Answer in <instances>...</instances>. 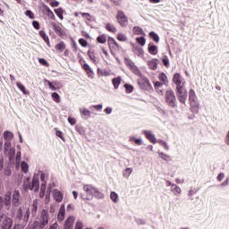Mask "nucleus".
I'll return each mask as SVG.
<instances>
[{"label": "nucleus", "mask_w": 229, "mask_h": 229, "mask_svg": "<svg viewBox=\"0 0 229 229\" xmlns=\"http://www.w3.org/2000/svg\"><path fill=\"white\" fill-rule=\"evenodd\" d=\"M82 228H83L82 222H77V224H75V229H82Z\"/></svg>", "instance_id": "338daca9"}, {"label": "nucleus", "mask_w": 229, "mask_h": 229, "mask_svg": "<svg viewBox=\"0 0 229 229\" xmlns=\"http://www.w3.org/2000/svg\"><path fill=\"white\" fill-rule=\"evenodd\" d=\"M17 87L22 92V94H24V95L29 94V92L25 89V87L21 82H17Z\"/></svg>", "instance_id": "c03bdc74"}, {"label": "nucleus", "mask_w": 229, "mask_h": 229, "mask_svg": "<svg viewBox=\"0 0 229 229\" xmlns=\"http://www.w3.org/2000/svg\"><path fill=\"white\" fill-rule=\"evenodd\" d=\"M124 88L127 94L131 93L133 91V87L130 84H125Z\"/></svg>", "instance_id": "3c124183"}, {"label": "nucleus", "mask_w": 229, "mask_h": 229, "mask_svg": "<svg viewBox=\"0 0 229 229\" xmlns=\"http://www.w3.org/2000/svg\"><path fill=\"white\" fill-rule=\"evenodd\" d=\"M80 14L81 15V17L86 18V20L88 21H91V14L89 13H80Z\"/></svg>", "instance_id": "09e8293b"}, {"label": "nucleus", "mask_w": 229, "mask_h": 229, "mask_svg": "<svg viewBox=\"0 0 229 229\" xmlns=\"http://www.w3.org/2000/svg\"><path fill=\"white\" fill-rule=\"evenodd\" d=\"M198 191H199V190L196 189V188L190 190L189 193H188V196H189L190 199L192 200L193 199V198H192L193 195H196Z\"/></svg>", "instance_id": "79ce46f5"}, {"label": "nucleus", "mask_w": 229, "mask_h": 229, "mask_svg": "<svg viewBox=\"0 0 229 229\" xmlns=\"http://www.w3.org/2000/svg\"><path fill=\"white\" fill-rule=\"evenodd\" d=\"M110 199H112V201L114 203H117V201H118V195L114 191H112L110 193Z\"/></svg>", "instance_id": "a18cd8bd"}, {"label": "nucleus", "mask_w": 229, "mask_h": 229, "mask_svg": "<svg viewBox=\"0 0 229 229\" xmlns=\"http://www.w3.org/2000/svg\"><path fill=\"white\" fill-rule=\"evenodd\" d=\"M158 80L159 81H162L164 85L168 84L167 75L165 73H159Z\"/></svg>", "instance_id": "2f4dec72"}, {"label": "nucleus", "mask_w": 229, "mask_h": 229, "mask_svg": "<svg viewBox=\"0 0 229 229\" xmlns=\"http://www.w3.org/2000/svg\"><path fill=\"white\" fill-rule=\"evenodd\" d=\"M158 143H159V145H162L163 146V148H165V150H169V147H168V145H167V143L165 142V141H162V140H160V141H158Z\"/></svg>", "instance_id": "052dcab7"}, {"label": "nucleus", "mask_w": 229, "mask_h": 229, "mask_svg": "<svg viewBox=\"0 0 229 229\" xmlns=\"http://www.w3.org/2000/svg\"><path fill=\"white\" fill-rule=\"evenodd\" d=\"M129 141L134 142L135 145L141 146L142 141L140 139L136 138L135 136H131L129 138Z\"/></svg>", "instance_id": "72a5a7b5"}, {"label": "nucleus", "mask_w": 229, "mask_h": 229, "mask_svg": "<svg viewBox=\"0 0 229 229\" xmlns=\"http://www.w3.org/2000/svg\"><path fill=\"white\" fill-rule=\"evenodd\" d=\"M148 36H149L150 38H152V40H154L157 44L159 43L160 38H159L158 34H157V33L154 32V31H151V32L148 33Z\"/></svg>", "instance_id": "c85d7f7f"}, {"label": "nucleus", "mask_w": 229, "mask_h": 229, "mask_svg": "<svg viewBox=\"0 0 229 229\" xmlns=\"http://www.w3.org/2000/svg\"><path fill=\"white\" fill-rule=\"evenodd\" d=\"M42 13L48 17L52 21H55V15L51 10V8L48 7V5L43 4L42 6Z\"/></svg>", "instance_id": "9d476101"}, {"label": "nucleus", "mask_w": 229, "mask_h": 229, "mask_svg": "<svg viewBox=\"0 0 229 229\" xmlns=\"http://www.w3.org/2000/svg\"><path fill=\"white\" fill-rule=\"evenodd\" d=\"M79 44H80L82 47H88V42H87V40L84 39V38L79 39Z\"/></svg>", "instance_id": "5fc2aeb1"}, {"label": "nucleus", "mask_w": 229, "mask_h": 229, "mask_svg": "<svg viewBox=\"0 0 229 229\" xmlns=\"http://www.w3.org/2000/svg\"><path fill=\"white\" fill-rule=\"evenodd\" d=\"M86 73H87V75H88V78H90V79H93V78H94L93 70L87 71Z\"/></svg>", "instance_id": "0e129e2a"}, {"label": "nucleus", "mask_w": 229, "mask_h": 229, "mask_svg": "<svg viewBox=\"0 0 229 229\" xmlns=\"http://www.w3.org/2000/svg\"><path fill=\"white\" fill-rule=\"evenodd\" d=\"M25 15L27 17H29L30 19H32V20L35 18L34 13L30 10H27L26 13H25Z\"/></svg>", "instance_id": "13d9d810"}, {"label": "nucleus", "mask_w": 229, "mask_h": 229, "mask_svg": "<svg viewBox=\"0 0 229 229\" xmlns=\"http://www.w3.org/2000/svg\"><path fill=\"white\" fill-rule=\"evenodd\" d=\"M75 223V217L74 216H70L66 219L64 222V229H73Z\"/></svg>", "instance_id": "ddd939ff"}, {"label": "nucleus", "mask_w": 229, "mask_h": 229, "mask_svg": "<svg viewBox=\"0 0 229 229\" xmlns=\"http://www.w3.org/2000/svg\"><path fill=\"white\" fill-rule=\"evenodd\" d=\"M158 156H159V157H161L162 159H164L165 161H170L171 160L170 156L167 155V154H164L162 152H158Z\"/></svg>", "instance_id": "49530a36"}, {"label": "nucleus", "mask_w": 229, "mask_h": 229, "mask_svg": "<svg viewBox=\"0 0 229 229\" xmlns=\"http://www.w3.org/2000/svg\"><path fill=\"white\" fill-rule=\"evenodd\" d=\"M53 199H55L56 202L61 203L64 199L63 193L57 189L53 191Z\"/></svg>", "instance_id": "4468645a"}, {"label": "nucleus", "mask_w": 229, "mask_h": 229, "mask_svg": "<svg viewBox=\"0 0 229 229\" xmlns=\"http://www.w3.org/2000/svg\"><path fill=\"white\" fill-rule=\"evenodd\" d=\"M68 123H70L72 125L76 124V120L74 118H72L71 116L67 119Z\"/></svg>", "instance_id": "69168bd1"}, {"label": "nucleus", "mask_w": 229, "mask_h": 229, "mask_svg": "<svg viewBox=\"0 0 229 229\" xmlns=\"http://www.w3.org/2000/svg\"><path fill=\"white\" fill-rule=\"evenodd\" d=\"M162 63L164 64V65L165 67H169L170 62H169L167 55H165V57L162 59Z\"/></svg>", "instance_id": "864d4df0"}, {"label": "nucleus", "mask_w": 229, "mask_h": 229, "mask_svg": "<svg viewBox=\"0 0 229 229\" xmlns=\"http://www.w3.org/2000/svg\"><path fill=\"white\" fill-rule=\"evenodd\" d=\"M28 229H40V227H38V222H34L33 226L29 227Z\"/></svg>", "instance_id": "774afa93"}, {"label": "nucleus", "mask_w": 229, "mask_h": 229, "mask_svg": "<svg viewBox=\"0 0 229 229\" xmlns=\"http://www.w3.org/2000/svg\"><path fill=\"white\" fill-rule=\"evenodd\" d=\"M80 112H81V115L86 117V119H88L89 117H91L90 110H89V109H87L85 107L80 108Z\"/></svg>", "instance_id": "4be33fe9"}, {"label": "nucleus", "mask_w": 229, "mask_h": 229, "mask_svg": "<svg viewBox=\"0 0 229 229\" xmlns=\"http://www.w3.org/2000/svg\"><path fill=\"white\" fill-rule=\"evenodd\" d=\"M83 192L85 194H81V199L84 200H90L93 199V197L97 198L98 199H102L105 198V195L99 191L98 188L93 187L90 184L83 185L82 187Z\"/></svg>", "instance_id": "f03ea898"}, {"label": "nucleus", "mask_w": 229, "mask_h": 229, "mask_svg": "<svg viewBox=\"0 0 229 229\" xmlns=\"http://www.w3.org/2000/svg\"><path fill=\"white\" fill-rule=\"evenodd\" d=\"M165 101L167 106L172 108H175L177 105L174 91H173L172 89H167L165 93Z\"/></svg>", "instance_id": "7ed1b4c3"}, {"label": "nucleus", "mask_w": 229, "mask_h": 229, "mask_svg": "<svg viewBox=\"0 0 229 229\" xmlns=\"http://www.w3.org/2000/svg\"><path fill=\"white\" fill-rule=\"evenodd\" d=\"M32 25H33V27H34V29H35L36 30H39L40 25H39V22H38V21H32Z\"/></svg>", "instance_id": "bf43d9fd"}, {"label": "nucleus", "mask_w": 229, "mask_h": 229, "mask_svg": "<svg viewBox=\"0 0 229 229\" xmlns=\"http://www.w3.org/2000/svg\"><path fill=\"white\" fill-rule=\"evenodd\" d=\"M121 82H122V78L121 77L114 78L112 80V83H113L114 89H117L118 87L121 85Z\"/></svg>", "instance_id": "b1692460"}, {"label": "nucleus", "mask_w": 229, "mask_h": 229, "mask_svg": "<svg viewBox=\"0 0 229 229\" xmlns=\"http://www.w3.org/2000/svg\"><path fill=\"white\" fill-rule=\"evenodd\" d=\"M55 13L56 14V16L61 20L63 21L64 20V11L62 7H59L57 9H55Z\"/></svg>", "instance_id": "a878e982"}, {"label": "nucleus", "mask_w": 229, "mask_h": 229, "mask_svg": "<svg viewBox=\"0 0 229 229\" xmlns=\"http://www.w3.org/2000/svg\"><path fill=\"white\" fill-rule=\"evenodd\" d=\"M39 190V181L37 178H33L32 183H31V191L34 192H38Z\"/></svg>", "instance_id": "a211bd4d"}, {"label": "nucleus", "mask_w": 229, "mask_h": 229, "mask_svg": "<svg viewBox=\"0 0 229 229\" xmlns=\"http://www.w3.org/2000/svg\"><path fill=\"white\" fill-rule=\"evenodd\" d=\"M38 208V200H34L32 208H30V212L32 213V216H37Z\"/></svg>", "instance_id": "cd10ccee"}, {"label": "nucleus", "mask_w": 229, "mask_h": 229, "mask_svg": "<svg viewBox=\"0 0 229 229\" xmlns=\"http://www.w3.org/2000/svg\"><path fill=\"white\" fill-rule=\"evenodd\" d=\"M39 35L40 37L43 38L44 42L47 43V45L50 44L49 42V38L48 36L47 35L46 31L45 30H40L39 31Z\"/></svg>", "instance_id": "473e14b6"}, {"label": "nucleus", "mask_w": 229, "mask_h": 229, "mask_svg": "<svg viewBox=\"0 0 229 229\" xmlns=\"http://www.w3.org/2000/svg\"><path fill=\"white\" fill-rule=\"evenodd\" d=\"M52 98H53V101H55V103H60L61 102V97L60 95H58L57 93H52Z\"/></svg>", "instance_id": "a19ab883"}, {"label": "nucleus", "mask_w": 229, "mask_h": 229, "mask_svg": "<svg viewBox=\"0 0 229 229\" xmlns=\"http://www.w3.org/2000/svg\"><path fill=\"white\" fill-rule=\"evenodd\" d=\"M38 61H39V64H41L45 67H49V64L46 59L40 58Z\"/></svg>", "instance_id": "6e6d98bb"}, {"label": "nucleus", "mask_w": 229, "mask_h": 229, "mask_svg": "<svg viewBox=\"0 0 229 229\" xmlns=\"http://www.w3.org/2000/svg\"><path fill=\"white\" fill-rule=\"evenodd\" d=\"M21 191L18 190L14 191L13 193V205L15 207H18L21 205Z\"/></svg>", "instance_id": "9b49d317"}, {"label": "nucleus", "mask_w": 229, "mask_h": 229, "mask_svg": "<svg viewBox=\"0 0 229 229\" xmlns=\"http://www.w3.org/2000/svg\"><path fill=\"white\" fill-rule=\"evenodd\" d=\"M128 38H126V36L123 33L119 32L117 34V40L120 42H125Z\"/></svg>", "instance_id": "58836bf2"}, {"label": "nucleus", "mask_w": 229, "mask_h": 229, "mask_svg": "<svg viewBox=\"0 0 229 229\" xmlns=\"http://www.w3.org/2000/svg\"><path fill=\"white\" fill-rule=\"evenodd\" d=\"M11 146H12L11 141L6 140V141L4 142V151H5V152L8 151V149L11 148Z\"/></svg>", "instance_id": "e2e57ef3"}, {"label": "nucleus", "mask_w": 229, "mask_h": 229, "mask_svg": "<svg viewBox=\"0 0 229 229\" xmlns=\"http://www.w3.org/2000/svg\"><path fill=\"white\" fill-rule=\"evenodd\" d=\"M148 65L151 71L158 69V59H150L148 61Z\"/></svg>", "instance_id": "2eb2a0df"}, {"label": "nucleus", "mask_w": 229, "mask_h": 229, "mask_svg": "<svg viewBox=\"0 0 229 229\" xmlns=\"http://www.w3.org/2000/svg\"><path fill=\"white\" fill-rule=\"evenodd\" d=\"M21 166L22 173H25V174L28 173L30 169V165L25 161L21 162Z\"/></svg>", "instance_id": "4c0bfd02"}, {"label": "nucleus", "mask_w": 229, "mask_h": 229, "mask_svg": "<svg viewBox=\"0 0 229 229\" xmlns=\"http://www.w3.org/2000/svg\"><path fill=\"white\" fill-rule=\"evenodd\" d=\"M148 51L151 55H156L158 54V47L154 45H148Z\"/></svg>", "instance_id": "aec40b11"}, {"label": "nucleus", "mask_w": 229, "mask_h": 229, "mask_svg": "<svg viewBox=\"0 0 229 229\" xmlns=\"http://www.w3.org/2000/svg\"><path fill=\"white\" fill-rule=\"evenodd\" d=\"M139 85L144 90H151L153 89L151 83L148 79H142L139 81Z\"/></svg>", "instance_id": "f8f14e48"}, {"label": "nucleus", "mask_w": 229, "mask_h": 229, "mask_svg": "<svg viewBox=\"0 0 229 229\" xmlns=\"http://www.w3.org/2000/svg\"><path fill=\"white\" fill-rule=\"evenodd\" d=\"M164 85V83L160 82V81H156L154 84L155 87V90L158 93V94H162L163 90L161 89L162 86Z\"/></svg>", "instance_id": "c756f323"}, {"label": "nucleus", "mask_w": 229, "mask_h": 229, "mask_svg": "<svg viewBox=\"0 0 229 229\" xmlns=\"http://www.w3.org/2000/svg\"><path fill=\"white\" fill-rule=\"evenodd\" d=\"M13 226V220L7 215L0 214V229H12Z\"/></svg>", "instance_id": "20e7f679"}, {"label": "nucleus", "mask_w": 229, "mask_h": 229, "mask_svg": "<svg viewBox=\"0 0 229 229\" xmlns=\"http://www.w3.org/2000/svg\"><path fill=\"white\" fill-rule=\"evenodd\" d=\"M108 47L112 55H115L117 52L121 51V47L118 45L114 38H108Z\"/></svg>", "instance_id": "0eeeda50"}, {"label": "nucleus", "mask_w": 229, "mask_h": 229, "mask_svg": "<svg viewBox=\"0 0 229 229\" xmlns=\"http://www.w3.org/2000/svg\"><path fill=\"white\" fill-rule=\"evenodd\" d=\"M30 209H27V211H26V213L24 215V218H23L25 223H27L28 220L30 219Z\"/></svg>", "instance_id": "680f3d73"}, {"label": "nucleus", "mask_w": 229, "mask_h": 229, "mask_svg": "<svg viewBox=\"0 0 229 229\" xmlns=\"http://www.w3.org/2000/svg\"><path fill=\"white\" fill-rule=\"evenodd\" d=\"M50 26L53 30L55 31L56 35L61 38H64L68 37L67 32H65L62 27L58 26L55 21H50Z\"/></svg>", "instance_id": "6e6552de"}, {"label": "nucleus", "mask_w": 229, "mask_h": 229, "mask_svg": "<svg viewBox=\"0 0 229 229\" xmlns=\"http://www.w3.org/2000/svg\"><path fill=\"white\" fill-rule=\"evenodd\" d=\"M136 43L140 44L141 47H144L146 44V38L144 37L136 38Z\"/></svg>", "instance_id": "ea45409f"}, {"label": "nucleus", "mask_w": 229, "mask_h": 229, "mask_svg": "<svg viewBox=\"0 0 229 229\" xmlns=\"http://www.w3.org/2000/svg\"><path fill=\"white\" fill-rule=\"evenodd\" d=\"M172 192H173L174 195L181 194V193H182V189L179 188L178 186L174 185V188L172 190Z\"/></svg>", "instance_id": "8fccbe9b"}, {"label": "nucleus", "mask_w": 229, "mask_h": 229, "mask_svg": "<svg viewBox=\"0 0 229 229\" xmlns=\"http://www.w3.org/2000/svg\"><path fill=\"white\" fill-rule=\"evenodd\" d=\"M4 140H6V141H11L12 140L14 139V134L12 133V132L9 131H5L4 132Z\"/></svg>", "instance_id": "412c9836"}, {"label": "nucleus", "mask_w": 229, "mask_h": 229, "mask_svg": "<svg viewBox=\"0 0 229 229\" xmlns=\"http://www.w3.org/2000/svg\"><path fill=\"white\" fill-rule=\"evenodd\" d=\"M133 33L136 36H145V32L140 27H133Z\"/></svg>", "instance_id": "7c9ffc66"}, {"label": "nucleus", "mask_w": 229, "mask_h": 229, "mask_svg": "<svg viewBox=\"0 0 229 229\" xmlns=\"http://www.w3.org/2000/svg\"><path fill=\"white\" fill-rule=\"evenodd\" d=\"M131 173H132V168H125L123 171V177L129 178Z\"/></svg>", "instance_id": "37998d69"}, {"label": "nucleus", "mask_w": 229, "mask_h": 229, "mask_svg": "<svg viewBox=\"0 0 229 229\" xmlns=\"http://www.w3.org/2000/svg\"><path fill=\"white\" fill-rule=\"evenodd\" d=\"M88 56L91 61H93V63H96V55L93 51L89 50Z\"/></svg>", "instance_id": "de8ad7c7"}, {"label": "nucleus", "mask_w": 229, "mask_h": 229, "mask_svg": "<svg viewBox=\"0 0 229 229\" xmlns=\"http://www.w3.org/2000/svg\"><path fill=\"white\" fill-rule=\"evenodd\" d=\"M190 106H191V112L198 114L199 112V103L197 97L189 98Z\"/></svg>", "instance_id": "1a4fd4ad"}, {"label": "nucleus", "mask_w": 229, "mask_h": 229, "mask_svg": "<svg viewBox=\"0 0 229 229\" xmlns=\"http://www.w3.org/2000/svg\"><path fill=\"white\" fill-rule=\"evenodd\" d=\"M55 131H56V136L61 139L62 140L64 141V134L61 131H58L57 128H55Z\"/></svg>", "instance_id": "4d7b16f0"}, {"label": "nucleus", "mask_w": 229, "mask_h": 229, "mask_svg": "<svg viewBox=\"0 0 229 229\" xmlns=\"http://www.w3.org/2000/svg\"><path fill=\"white\" fill-rule=\"evenodd\" d=\"M48 217H49L48 211L47 209H43L41 211L39 222H37L38 225H39L38 227H40L41 229H44L46 226H47Z\"/></svg>", "instance_id": "423d86ee"}, {"label": "nucleus", "mask_w": 229, "mask_h": 229, "mask_svg": "<svg viewBox=\"0 0 229 229\" xmlns=\"http://www.w3.org/2000/svg\"><path fill=\"white\" fill-rule=\"evenodd\" d=\"M46 190H47V182H44L43 183H41V186H40V193H39L40 199L45 198Z\"/></svg>", "instance_id": "5701e85b"}, {"label": "nucleus", "mask_w": 229, "mask_h": 229, "mask_svg": "<svg viewBox=\"0 0 229 229\" xmlns=\"http://www.w3.org/2000/svg\"><path fill=\"white\" fill-rule=\"evenodd\" d=\"M81 68L86 72L92 70V68L89 66L87 63H84L83 64H81Z\"/></svg>", "instance_id": "603ef678"}, {"label": "nucleus", "mask_w": 229, "mask_h": 229, "mask_svg": "<svg viewBox=\"0 0 229 229\" xmlns=\"http://www.w3.org/2000/svg\"><path fill=\"white\" fill-rule=\"evenodd\" d=\"M144 135H145V137H147V139L149 140L150 143H152L154 145L157 143V140L155 138V135L151 131H145Z\"/></svg>", "instance_id": "dca6fc26"}, {"label": "nucleus", "mask_w": 229, "mask_h": 229, "mask_svg": "<svg viewBox=\"0 0 229 229\" xmlns=\"http://www.w3.org/2000/svg\"><path fill=\"white\" fill-rule=\"evenodd\" d=\"M65 49V44L64 41H60L56 46H55V50L63 52Z\"/></svg>", "instance_id": "c9c22d12"}, {"label": "nucleus", "mask_w": 229, "mask_h": 229, "mask_svg": "<svg viewBox=\"0 0 229 229\" xmlns=\"http://www.w3.org/2000/svg\"><path fill=\"white\" fill-rule=\"evenodd\" d=\"M23 218V214H22V208H20L17 211V214H16V217L15 219L18 221V222H21Z\"/></svg>", "instance_id": "e433bc0d"}, {"label": "nucleus", "mask_w": 229, "mask_h": 229, "mask_svg": "<svg viewBox=\"0 0 229 229\" xmlns=\"http://www.w3.org/2000/svg\"><path fill=\"white\" fill-rule=\"evenodd\" d=\"M172 81L175 85V94L177 95L179 102L185 105L187 99V90L185 89L186 81L180 73H174Z\"/></svg>", "instance_id": "f257e3e1"}, {"label": "nucleus", "mask_w": 229, "mask_h": 229, "mask_svg": "<svg viewBox=\"0 0 229 229\" xmlns=\"http://www.w3.org/2000/svg\"><path fill=\"white\" fill-rule=\"evenodd\" d=\"M64 216H65V208L64 206H61L58 215H57V219L59 222H63L64 219Z\"/></svg>", "instance_id": "f3484780"}, {"label": "nucleus", "mask_w": 229, "mask_h": 229, "mask_svg": "<svg viewBox=\"0 0 229 229\" xmlns=\"http://www.w3.org/2000/svg\"><path fill=\"white\" fill-rule=\"evenodd\" d=\"M97 42L98 44H106L107 42V37L106 34H102L97 38Z\"/></svg>", "instance_id": "bb28decb"}, {"label": "nucleus", "mask_w": 229, "mask_h": 229, "mask_svg": "<svg viewBox=\"0 0 229 229\" xmlns=\"http://www.w3.org/2000/svg\"><path fill=\"white\" fill-rule=\"evenodd\" d=\"M22 189L27 191L28 190L31 191V182L30 179H27L22 184Z\"/></svg>", "instance_id": "f704fd0d"}, {"label": "nucleus", "mask_w": 229, "mask_h": 229, "mask_svg": "<svg viewBox=\"0 0 229 229\" xmlns=\"http://www.w3.org/2000/svg\"><path fill=\"white\" fill-rule=\"evenodd\" d=\"M12 199V192L11 191H7L4 195V205L7 206V207H10L11 206V201Z\"/></svg>", "instance_id": "6ab92c4d"}, {"label": "nucleus", "mask_w": 229, "mask_h": 229, "mask_svg": "<svg viewBox=\"0 0 229 229\" xmlns=\"http://www.w3.org/2000/svg\"><path fill=\"white\" fill-rule=\"evenodd\" d=\"M106 30H108L109 32L115 34L117 32V29L110 23H106Z\"/></svg>", "instance_id": "393cba45"}, {"label": "nucleus", "mask_w": 229, "mask_h": 229, "mask_svg": "<svg viewBox=\"0 0 229 229\" xmlns=\"http://www.w3.org/2000/svg\"><path fill=\"white\" fill-rule=\"evenodd\" d=\"M116 21L117 23L122 27L125 28L129 25V18L125 15V13L122 10H118L116 13Z\"/></svg>", "instance_id": "39448f33"}]
</instances>
